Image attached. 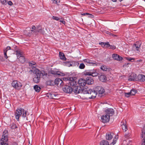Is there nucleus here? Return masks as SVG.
I'll use <instances>...</instances> for the list:
<instances>
[{
	"instance_id": "f704fd0d",
	"label": "nucleus",
	"mask_w": 145,
	"mask_h": 145,
	"mask_svg": "<svg viewBox=\"0 0 145 145\" xmlns=\"http://www.w3.org/2000/svg\"><path fill=\"white\" fill-rule=\"evenodd\" d=\"M36 64V63L35 62L33 61H32L31 62H29V66L31 67L32 68L33 67H35L34 66Z\"/></svg>"
},
{
	"instance_id": "c9c22d12",
	"label": "nucleus",
	"mask_w": 145,
	"mask_h": 145,
	"mask_svg": "<svg viewBox=\"0 0 145 145\" xmlns=\"http://www.w3.org/2000/svg\"><path fill=\"white\" fill-rule=\"evenodd\" d=\"M137 91L134 89H132L131 90V91H130V93H131V95H134L137 92Z\"/></svg>"
},
{
	"instance_id": "5701e85b",
	"label": "nucleus",
	"mask_w": 145,
	"mask_h": 145,
	"mask_svg": "<svg viewBox=\"0 0 145 145\" xmlns=\"http://www.w3.org/2000/svg\"><path fill=\"white\" fill-rule=\"evenodd\" d=\"M48 97L50 99H56V95L54 93H49L48 94Z\"/></svg>"
},
{
	"instance_id": "2eb2a0df",
	"label": "nucleus",
	"mask_w": 145,
	"mask_h": 145,
	"mask_svg": "<svg viewBox=\"0 0 145 145\" xmlns=\"http://www.w3.org/2000/svg\"><path fill=\"white\" fill-rule=\"evenodd\" d=\"M112 57L114 59L117 60H121L123 58L121 57L116 54H113L112 56Z\"/></svg>"
},
{
	"instance_id": "c03bdc74",
	"label": "nucleus",
	"mask_w": 145,
	"mask_h": 145,
	"mask_svg": "<svg viewBox=\"0 0 145 145\" xmlns=\"http://www.w3.org/2000/svg\"><path fill=\"white\" fill-rule=\"evenodd\" d=\"M7 0H1L2 4L4 5H6Z\"/></svg>"
},
{
	"instance_id": "1a4fd4ad",
	"label": "nucleus",
	"mask_w": 145,
	"mask_h": 145,
	"mask_svg": "<svg viewBox=\"0 0 145 145\" xmlns=\"http://www.w3.org/2000/svg\"><path fill=\"white\" fill-rule=\"evenodd\" d=\"M141 137L143 138L142 140V142L141 145H145V125L144 127L142 132V134Z\"/></svg>"
},
{
	"instance_id": "052dcab7",
	"label": "nucleus",
	"mask_w": 145,
	"mask_h": 145,
	"mask_svg": "<svg viewBox=\"0 0 145 145\" xmlns=\"http://www.w3.org/2000/svg\"><path fill=\"white\" fill-rule=\"evenodd\" d=\"M0 145H8L7 144H3L2 143H0Z\"/></svg>"
},
{
	"instance_id": "680f3d73",
	"label": "nucleus",
	"mask_w": 145,
	"mask_h": 145,
	"mask_svg": "<svg viewBox=\"0 0 145 145\" xmlns=\"http://www.w3.org/2000/svg\"><path fill=\"white\" fill-rule=\"evenodd\" d=\"M112 1L113 2H116L117 1V0H112Z\"/></svg>"
},
{
	"instance_id": "6e6d98bb",
	"label": "nucleus",
	"mask_w": 145,
	"mask_h": 145,
	"mask_svg": "<svg viewBox=\"0 0 145 145\" xmlns=\"http://www.w3.org/2000/svg\"><path fill=\"white\" fill-rule=\"evenodd\" d=\"M66 65L68 67H70L72 65L69 62H68L66 64Z\"/></svg>"
},
{
	"instance_id": "f3484780",
	"label": "nucleus",
	"mask_w": 145,
	"mask_h": 145,
	"mask_svg": "<svg viewBox=\"0 0 145 145\" xmlns=\"http://www.w3.org/2000/svg\"><path fill=\"white\" fill-rule=\"evenodd\" d=\"M126 121L125 120H123L121 122V126L123 131L125 132L127 130V126L125 124Z\"/></svg>"
},
{
	"instance_id": "20e7f679",
	"label": "nucleus",
	"mask_w": 145,
	"mask_h": 145,
	"mask_svg": "<svg viewBox=\"0 0 145 145\" xmlns=\"http://www.w3.org/2000/svg\"><path fill=\"white\" fill-rule=\"evenodd\" d=\"M8 133L7 131L6 130H5L3 132L0 143L7 144L6 142L8 140Z\"/></svg>"
},
{
	"instance_id": "9b49d317",
	"label": "nucleus",
	"mask_w": 145,
	"mask_h": 145,
	"mask_svg": "<svg viewBox=\"0 0 145 145\" xmlns=\"http://www.w3.org/2000/svg\"><path fill=\"white\" fill-rule=\"evenodd\" d=\"M51 73L56 76H63L65 75V74L62 73L59 71H56L54 70H51L50 71Z\"/></svg>"
},
{
	"instance_id": "7ed1b4c3",
	"label": "nucleus",
	"mask_w": 145,
	"mask_h": 145,
	"mask_svg": "<svg viewBox=\"0 0 145 145\" xmlns=\"http://www.w3.org/2000/svg\"><path fill=\"white\" fill-rule=\"evenodd\" d=\"M65 80L68 81L69 85L71 86H74L76 85L77 81L76 80V77H69L65 78Z\"/></svg>"
},
{
	"instance_id": "dca6fc26",
	"label": "nucleus",
	"mask_w": 145,
	"mask_h": 145,
	"mask_svg": "<svg viewBox=\"0 0 145 145\" xmlns=\"http://www.w3.org/2000/svg\"><path fill=\"white\" fill-rule=\"evenodd\" d=\"M86 84H88L91 85L93 83V80L91 77H88L86 78Z\"/></svg>"
},
{
	"instance_id": "09e8293b",
	"label": "nucleus",
	"mask_w": 145,
	"mask_h": 145,
	"mask_svg": "<svg viewBox=\"0 0 145 145\" xmlns=\"http://www.w3.org/2000/svg\"><path fill=\"white\" fill-rule=\"evenodd\" d=\"M99 44L101 45L103 47H104L106 45L105 42H100Z\"/></svg>"
},
{
	"instance_id": "473e14b6",
	"label": "nucleus",
	"mask_w": 145,
	"mask_h": 145,
	"mask_svg": "<svg viewBox=\"0 0 145 145\" xmlns=\"http://www.w3.org/2000/svg\"><path fill=\"white\" fill-rule=\"evenodd\" d=\"M84 62H86L89 63H92L93 64H96L95 63H94L93 61L88 59H85L84 60Z\"/></svg>"
},
{
	"instance_id": "c85d7f7f",
	"label": "nucleus",
	"mask_w": 145,
	"mask_h": 145,
	"mask_svg": "<svg viewBox=\"0 0 145 145\" xmlns=\"http://www.w3.org/2000/svg\"><path fill=\"white\" fill-rule=\"evenodd\" d=\"M132 75H131V76H130L128 79V80L129 81H134L136 80L137 77L136 76V75H135V76H132Z\"/></svg>"
},
{
	"instance_id": "864d4df0",
	"label": "nucleus",
	"mask_w": 145,
	"mask_h": 145,
	"mask_svg": "<svg viewBox=\"0 0 145 145\" xmlns=\"http://www.w3.org/2000/svg\"><path fill=\"white\" fill-rule=\"evenodd\" d=\"M109 49H111L113 50H114L116 48V47L114 45H110V48H109Z\"/></svg>"
},
{
	"instance_id": "a211bd4d",
	"label": "nucleus",
	"mask_w": 145,
	"mask_h": 145,
	"mask_svg": "<svg viewBox=\"0 0 145 145\" xmlns=\"http://www.w3.org/2000/svg\"><path fill=\"white\" fill-rule=\"evenodd\" d=\"M63 82L60 78H56L54 81V83L58 85L59 84L61 86L63 85Z\"/></svg>"
},
{
	"instance_id": "ddd939ff",
	"label": "nucleus",
	"mask_w": 145,
	"mask_h": 145,
	"mask_svg": "<svg viewBox=\"0 0 145 145\" xmlns=\"http://www.w3.org/2000/svg\"><path fill=\"white\" fill-rule=\"evenodd\" d=\"M114 134L112 132H109L106 133V140H110L114 136Z\"/></svg>"
},
{
	"instance_id": "e2e57ef3",
	"label": "nucleus",
	"mask_w": 145,
	"mask_h": 145,
	"mask_svg": "<svg viewBox=\"0 0 145 145\" xmlns=\"http://www.w3.org/2000/svg\"><path fill=\"white\" fill-rule=\"evenodd\" d=\"M142 61V60L140 59V60H138L137 61H138V62H140L141 61Z\"/></svg>"
},
{
	"instance_id": "cd10ccee",
	"label": "nucleus",
	"mask_w": 145,
	"mask_h": 145,
	"mask_svg": "<svg viewBox=\"0 0 145 145\" xmlns=\"http://www.w3.org/2000/svg\"><path fill=\"white\" fill-rule=\"evenodd\" d=\"M118 138V135H116L115 137V138L113 140V142L111 144V145H114L116 143L117 140Z\"/></svg>"
},
{
	"instance_id": "bb28decb",
	"label": "nucleus",
	"mask_w": 145,
	"mask_h": 145,
	"mask_svg": "<svg viewBox=\"0 0 145 145\" xmlns=\"http://www.w3.org/2000/svg\"><path fill=\"white\" fill-rule=\"evenodd\" d=\"M16 55L18 58L23 56V53L19 50H17L16 51Z\"/></svg>"
},
{
	"instance_id": "412c9836",
	"label": "nucleus",
	"mask_w": 145,
	"mask_h": 145,
	"mask_svg": "<svg viewBox=\"0 0 145 145\" xmlns=\"http://www.w3.org/2000/svg\"><path fill=\"white\" fill-rule=\"evenodd\" d=\"M138 79L141 81H145V76L142 74H139L138 76Z\"/></svg>"
},
{
	"instance_id": "13d9d810",
	"label": "nucleus",
	"mask_w": 145,
	"mask_h": 145,
	"mask_svg": "<svg viewBox=\"0 0 145 145\" xmlns=\"http://www.w3.org/2000/svg\"><path fill=\"white\" fill-rule=\"evenodd\" d=\"M4 60L3 57L0 56V61H3Z\"/></svg>"
},
{
	"instance_id": "f257e3e1",
	"label": "nucleus",
	"mask_w": 145,
	"mask_h": 145,
	"mask_svg": "<svg viewBox=\"0 0 145 145\" xmlns=\"http://www.w3.org/2000/svg\"><path fill=\"white\" fill-rule=\"evenodd\" d=\"M27 111L22 108H18L14 112V116L17 121H19V118L22 116L23 118L26 117Z\"/></svg>"
},
{
	"instance_id": "f03ea898",
	"label": "nucleus",
	"mask_w": 145,
	"mask_h": 145,
	"mask_svg": "<svg viewBox=\"0 0 145 145\" xmlns=\"http://www.w3.org/2000/svg\"><path fill=\"white\" fill-rule=\"evenodd\" d=\"M85 75L92 76H96L98 74L96 70H89L85 71L84 72Z\"/></svg>"
},
{
	"instance_id": "b1692460",
	"label": "nucleus",
	"mask_w": 145,
	"mask_h": 145,
	"mask_svg": "<svg viewBox=\"0 0 145 145\" xmlns=\"http://www.w3.org/2000/svg\"><path fill=\"white\" fill-rule=\"evenodd\" d=\"M99 79L102 82H105L106 80V77L104 75H101L99 76Z\"/></svg>"
},
{
	"instance_id": "49530a36",
	"label": "nucleus",
	"mask_w": 145,
	"mask_h": 145,
	"mask_svg": "<svg viewBox=\"0 0 145 145\" xmlns=\"http://www.w3.org/2000/svg\"><path fill=\"white\" fill-rule=\"evenodd\" d=\"M52 18L56 20H59V18L57 16H52Z\"/></svg>"
},
{
	"instance_id": "774afa93",
	"label": "nucleus",
	"mask_w": 145,
	"mask_h": 145,
	"mask_svg": "<svg viewBox=\"0 0 145 145\" xmlns=\"http://www.w3.org/2000/svg\"><path fill=\"white\" fill-rule=\"evenodd\" d=\"M77 63V64H78V63Z\"/></svg>"
},
{
	"instance_id": "39448f33",
	"label": "nucleus",
	"mask_w": 145,
	"mask_h": 145,
	"mask_svg": "<svg viewBox=\"0 0 145 145\" xmlns=\"http://www.w3.org/2000/svg\"><path fill=\"white\" fill-rule=\"evenodd\" d=\"M12 85L13 87L18 90L20 89L22 86L21 83L17 80L13 81Z\"/></svg>"
},
{
	"instance_id": "72a5a7b5",
	"label": "nucleus",
	"mask_w": 145,
	"mask_h": 145,
	"mask_svg": "<svg viewBox=\"0 0 145 145\" xmlns=\"http://www.w3.org/2000/svg\"><path fill=\"white\" fill-rule=\"evenodd\" d=\"M34 89L35 91L37 92L40 91L41 89L37 85H35L34 86Z\"/></svg>"
},
{
	"instance_id": "393cba45",
	"label": "nucleus",
	"mask_w": 145,
	"mask_h": 145,
	"mask_svg": "<svg viewBox=\"0 0 145 145\" xmlns=\"http://www.w3.org/2000/svg\"><path fill=\"white\" fill-rule=\"evenodd\" d=\"M101 69L104 71H109L111 69L110 68H107L105 65L101 66Z\"/></svg>"
},
{
	"instance_id": "0e129e2a",
	"label": "nucleus",
	"mask_w": 145,
	"mask_h": 145,
	"mask_svg": "<svg viewBox=\"0 0 145 145\" xmlns=\"http://www.w3.org/2000/svg\"><path fill=\"white\" fill-rule=\"evenodd\" d=\"M108 34L110 35L111 34V33H110L109 32Z\"/></svg>"
},
{
	"instance_id": "37998d69",
	"label": "nucleus",
	"mask_w": 145,
	"mask_h": 145,
	"mask_svg": "<svg viewBox=\"0 0 145 145\" xmlns=\"http://www.w3.org/2000/svg\"><path fill=\"white\" fill-rule=\"evenodd\" d=\"M126 59H127V60L129 61H131L132 62L133 61H131L132 60H133V61H134L135 60V58H134L127 57H126Z\"/></svg>"
},
{
	"instance_id": "a18cd8bd",
	"label": "nucleus",
	"mask_w": 145,
	"mask_h": 145,
	"mask_svg": "<svg viewBox=\"0 0 145 145\" xmlns=\"http://www.w3.org/2000/svg\"><path fill=\"white\" fill-rule=\"evenodd\" d=\"M81 15H83V16H85L86 15H89V17H91L92 16V15L91 14H90L87 13H84L83 14H82Z\"/></svg>"
},
{
	"instance_id": "2f4dec72",
	"label": "nucleus",
	"mask_w": 145,
	"mask_h": 145,
	"mask_svg": "<svg viewBox=\"0 0 145 145\" xmlns=\"http://www.w3.org/2000/svg\"><path fill=\"white\" fill-rule=\"evenodd\" d=\"M54 82L53 80H49L46 82V84L47 85L52 86L54 85Z\"/></svg>"
},
{
	"instance_id": "4468645a",
	"label": "nucleus",
	"mask_w": 145,
	"mask_h": 145,
	"mask_svg": "<svg viewBox=\"0 0 145 145\" xmlns=\"http://www.w3.org/2000/svg\"><path fill=\"white\" fill-rule=\"evenodd\" d=\"M105 112L106 114L110 116H112L114 113V110L112 108H108L105 110Z\"/></svg>"
},
{
	"instance_id": "79ce46f5",
	"label": "nucleus",
	"mask_w": 145,
	"mask_h": 145,
	"mask_svg": "<svg viewBox=\"0 0 145 145\" xmlns=\"http://www.w3.org/2000/svg\"><path fill=\"white\" fill-rule=\"evenodd\" d=\"M53 3H54L58 4L60 2V0H52Z\"/></svg>"
},
{
	"instance_id": "a878e982",
	"label": "nucleus",
	"mask_w": 145,
	"mask_h": 145,
	"mask_svg": "<svg viewBox=\"0 0 145 145\" xmlns=\"http://www.w3.org/2000/svg\"><path fill=\"white\" fill-rule=\"evenodd\" d=\"M100 145H109V143L106 140H102L100 142Z\"/></svg>"
},
{
	"instance_id": "7c9ffc66",
	"label": "nucleus",
	"mask_w": 145,
	"mask_h": 145,
	"mask_svg": "<svg viewBox=\"0 0 145 145\" xmlns=\"http://www.w3.org/2000/svg\"><path fill=\"white\" fill-rule=\"evenodd\" d=\"M19 61L22 63H24L25 61V58L24 56L18 58Z\"/></svg>"
},
{
	"instance_id": "4d7b16f0",
	"label": "nucleus",
	"mask_w": 145,
	"mask_h": 145,
	"mask_svg": "<svg viewBox=\"0 0 145 145\" xmlns=\"http://www.w3.org/2000/svg\"><path fill=\"white\" fill-rule=\"evenodd\" d=\"M11 49V47L10 46H7L6 48L4 49V50H7V52L8 50Z\"/></svg>"
},
{
	"instance_id": "3c124183",
	"label": "nucleus",
	"mask_w": 145,
	"mask_h": 145,
	"mask_svg": "<svg viewBox=\"0 0 145 145\" xmlns=\"http://www.w3.org/2000/svg\"><path fill=\"white\" fill-rule=\"evenodd\" d=\"M106 45L105 46L106 48H110V45L109 44V42H105Z\"/></svg>"
},
{
	"instance_id": "338daca9",
	"label": "nucleus",
	"mask_w": 145,
	"mask_h": 145,
	"mask_svg": "<svg viewBox=\"0 0 145 145\" xmlns=\"http://www.w3.org/2000/svg\"><path fill=\"white\" fill-rule=\"evenodd\" d=\"M16 127H16V126H15V128H16Z\"/></svg>"
},
{
	"instance_id": "5fc2aeb1",
	"label": "nucleus",
	"mask_w": 145,
	"mask_h": 145,
	"mask_svg": "<svg viewBox=\"0 0 145 145\" xmlns=\"http://www.w3.org/2000/svg\"><path fill=\"white\" fill-rule=\"evenodd\" d=\"M7 3L10 6H11L13 5L11 1H8Z\"/></svg>"
},
{
	"instance_id": "8fccbe9b",
	"label": "nucleus",
	"mask_w": 145,
	"mask_h": 145,
	"mask_svg": "<svg viewBox=\"0 0 145 145\" xmlns=\"http://www.w3.org/2000/svg\"><path fill=\"white\" fill-rule=\"evenodd\" d=\"M36 29V27L35 26H33L31 28V31L32 32H33L34 33H35L34 32L35 31V30Z\"/></svg>"
},
{
	"instance_id": "0eeeda50",
	"label": "nucleus",
	"mask_w": 145,
	"mask_h": 145,
	"mask_svg": "<svg viewBox=\"0 0 145 145\" xmlns=\"http://www.w3.org/2000/svg\"><path fill=\"white\" fill-rule=\"evenodd\" d=\"M90 93H89V94L91 95L90 97H89L90 99L95 98L97 95V93L95 89L93 90L92 89H90Z\"/></svg>"
},
{
	"instance_id": "aec40b11",
	"label": "nucleus",
	"mask_w": 145,
	"mask_h": 145,
	"mask_svg": "<svg viewBox=\"0 0 145 145\" xmlns=\"http://www.w3.org/2000/svg\"><path fill=\"white\" fill-rule=\"evenodd\" d=\"M34 72L35 73L36 76L39 77L40 78L41 76V71L37 69H35Z\"/></svg>"
},
{
	"instance_id": "4be33fe9",
	"label": "nucleus",
	"mask_w": 145,
	"mask_h": 145,
	"mask_svg": "<svg viewBox=\"0 0 145 145\" xmlns=\"http://www.w3.org/2000/svg\"><path fill=\"white\" fill-rule=\"evenodd\" d=\"M59 57L60 59L62 60H65L66 59L64 54L61 52H59Z\"/></svg>"
},
{
	"instance_id": "6ab92c4d",
	"label": "nucleus",
	"mask_w": 145,
	"mask_h": 145,
	"mask_svg": "<svg viewBox=\"0 0 145 145\" xmlns=\"http://www.w3.org/2000/svg\"><path fill=\"white\" fill-rule=\"evenodd\" d=\"M73 91L74 92L76 93H79L80 92V87H74L72 88Z\"/></svg>"
},
{
	"instance_id": "bf43d9fd",
	"label": "nucleus",
	"mask_w": 145,
	"mask_h": 145,
	"mask_svg": "<svg viewBox=\"0 0 145 145\" xmlns=\"http://www.w3.org/2000/svg\"><path fill=\"white\" fill-rule=\"evenodd\" d=\"M60 22L61 23H62L63 24H65V22L63 20H60Z\"/></svg>"
},
{
	"instance_id": "4c0bfd02",
	"label": "nucleus",
	"mask_w": 145,
	"mask_h": 145,
	"mask_svg": "<svg viewBox=\"0 0 145 145\" xmlns=\"http://www.w3.org/2000/svg\"><path fill=\"white\" fill-rule=\"evenodd\" d=\"M41 28L39 27L36 28L35 30L34 31L35 33H37L40 32L41 30Z\"/></svg>"
},
{
	"instance_id": "9d476101",
	"label": "nucleus",
	"mask_w": 145,
	"mask_h": 145,
	"mask_svg": "<svg viewBox=\"0 0 145 145\" xmlns=\"http://www.w3.org/2000/svg\"><path fill=\"white\" fill-rule=\"evenodd\" d=\"M86 81L84 79L80 78L79 79L78 81V83L80 86L82 87L84 86L86 84Z\"/></svg>"
},
{
	"instance_id": "603ef678",
	"label": "nucleus",
	"mask_w": 145,
	"mask_h": 145,
	"mask_svg": "<svg viewBox=\"0 0 145 145\" xmlns=\"http://www.w3.org/2000/svg\"><path fill=\"white\" fill-rule=\"evenodd\" d=\"M140 44H139L138 45H137V44H134V45L135 46L136 48H137V50H138V49L139 48L140 46Z\"/></svg>"
},
{
	"instance_id": "e433bc0d",
	"label": "nucleus",
	"mask_w": 145,
	"mask_h": 145,
	"mask_svg": "<svg viewBox=\"0 0 145 145\" xmlns=\"http://www.w3.org/2000/svg\"><path fill=\"white\" fill-rule=\"evenodd\" d=\"M82 92L84 94H89V93H90V89H89L88 90H86V89H83L82 91Z\"/></svg>"
},
{
	"instance_id": "58836bf2",
	"label": "nucleus",
	"mask_w": 145,
	"mask_h": 145,
	"mask_svg": "<svg viewBox=\"0 0 145 145\" xmlns=\"http://www.w3.org/2000/svg\"><path fill=\"white\" fill-rule=\"evenodd\" d=\"M85 67V65L83 63H81L80 64L79 66V68L81 69H83Z\"/></svg>"
},
{
	"instance_id": "69168bd1",
	"label": "nucleus",
	"mask_w": 145,
	"mask_h": 145,
	"mask_svg": "<svg viewBox=\"0 0 145 145\" xmlns=\"http://www.w3.org/2000/svg\"><path fill=\"white\" fill-rule=\"evenodd\" d=\"M123 0H119V1H120V2H121V1H123Z\"/></svg>"
},
{
	"instance_id": "6e6552de",
	"label": "nucleus",
	"mask_w": 145,
	"mask_h": 145,
	"mask_svg": "<svg viewBox=\"0 0 145 145\" xmlns=\"http://www.w3.org/2000/svg\"><path fill=\"white\" fill-rule=\"evenodd\" d=\"M101 120L103 123L108 122L110 120V116L108 114L104 115L101 117Z\"/></svg>"
},
{
	"instance_id": "a19ab883",
	"label": "nucleus",
	"mask_w": 145,
	"mask_h": 145,
	"mask_svg": "<svg viewBox=\"0 0 145 145\" xmlns=\"http://www.w3.org/2000/svg\"><path fill=\"white\" fill-rule=\"evenodd\" d=\"M47 74L44 71H41V76H46Z\"/></svg>"
},
{
	"instance_id": "ea45409f",
	"label": "nucleus",
	"mask_w": 145,
	"mask_h": 145,
	"mask_svg": "<svg viewBox=\"0 0 145 145\" xmlns=\"http://www.w3.org/2000/svg\"><path fill=\"white\" fill-rule=\"evenodd\" d=\"M7 50H4V57L6 59H7L8 57L7 56Z\"/></svg>"
},
{
	"instance_id": "423d86ee",
	"label": "nucleus",
	"mask_w": 145,
	"mask_h": 145,
	"mask_svg": "<svg viewBox=\"0 0 145 145\" xmlns=\"http://www.w3.org/2000/svg\"><path fill=\"white\" fill-rule=\"evenodd\" d=\"M63 91L65 93H71L73 91L72 88L68 86H65L63 88Z\"/></svg>"
},
{
	"instance_id": "c756f323",
	"label": "nucleus",
	"mask_w": 145,
	"mask_h": 145,
	"mask_svg": "<svg viewBox=\"0 0 145 145\" xmlns=\"http://www.w3.org/2000/svg\"><path fill=\"white\" fill-rule=\"evenodd\" d=\"M40 78L39 77L35 76V77L33 78V81L36 83H38L40 81Z\"/></svg>"
},
{
	"instance_id": "f8f14e48",
	"label": "nucleus",
	"mask_w": 145,
	"mask_h": 145,
	"mask_svg": "<svg viewBox=\"0 0 145 145\" xmlns=\"http://www.w3.org/2000/svg\"><path fill=\"white\" fill-rule=\"evenodd\" d=\"M95 89L97 91V93L99 94H102L105 92L104 89L100 86H97L95 88Z\"/></svg>"
},
{
	"instance_id": "de8ad7c7",
	"label": "nucleus",
	"mask_w": 145,
	"mask_h": 145,
	"mask_svg": "<svg viewBox=\"0 0 145 145\" xmlns=\"http://www.w3.org/2000/svg\"><path fill=\"white\" fill-rule=\"evenodd\" d=\"M130 95H131L130 92L125 93V96L126 97H129Z\"/></svg>"
}]
</instances>
